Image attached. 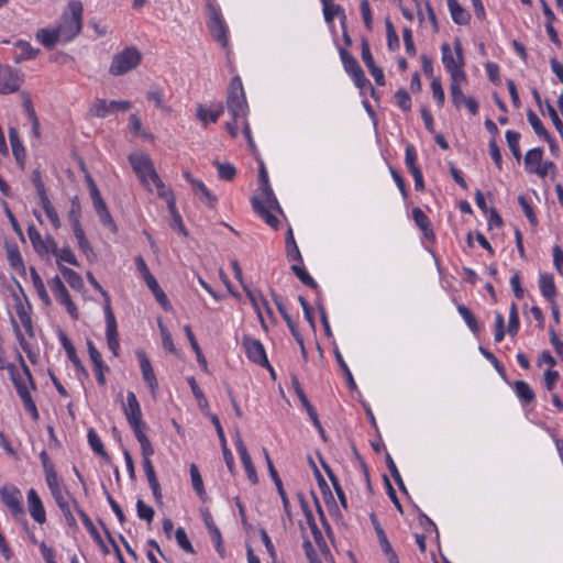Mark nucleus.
<instances>
[{
    "label": "nucleus",
    "mask_w": 563,
    "mask_h": 563,
    "mask_svg": "<svg viewBox=\"0 0 563 563\" xmlns=\"http://www.w3.org/2000/svg\"><path fill=\"white\" fill-rule=\"evenodd\" d=\"M254 211L272 228H277L279 220L272 213L282 212L280 206L271 186L258 187L251 199Z\"/></svg>",
    "instance_id": "f257e3e1"
},
{
    "label": "nucleus",
    "mask_w": 563,
    "mask_h": 563,
    "mask_svg": "<svg viewBox=\"0 0 563 563\" xmlns=\"http://www.w3.org/2000/svg\"><path fill=\"white\" fill-rule=\"evenodd\" d=\"M82 3L78 0H71L68 2L65 9L60 23L57 26L59 35L62 36V43H68L73 41L82 29Z\"/></svg>",
    "instance_id": "f03ea898"
},
{
    "label": "nucleus",
    "mask_w": 563,
    "mask_h": 563,
    "mask_svg": "<svg viewBox=\"0 0 563 563\" xmlns=\"http://www.w3.org/2000/svg\"><path fill=\"white\" fill-rule=\"evenodd\" d=\"M87 279L91 284V286L98 290L103 299H104V316H106V336H107V343L110 349V351L113 353L114 356L119 354L120 350V343H119V334H118V325L117 320L114 317V313L111 308V299L109 294L102 288V286L98 283V280L95 278L92 273H87Z\"/></svg>",
    "instance_id": "7ed1b4c3"
},
{
    "label": "nucleus",
    "mask_w": 563,
    "mask_h": 563,
    "mask_svg": "<svg viewBox=\"0 0 563 563\" xmlns=\"http://www.w3.org/2000/svg\"><path fill=\"white\" fill-rule=\"evenodd\" d=\"M143 54L135 46H128L113 55L109 66V74L112 76L125 75L140 66Z\"/></svg>",
    "instance_id": "20e7f679"
},
{
    "label": "nucleus",
    "mask_w": 563,
    "mask_h": 563,
    "mask_svg": "<svg viewBox=\"0 0 563 563\" xmlns=\"http://www.w3.org/2000/svg\"><path fill=\"white\" fill-rule=\"evenodd\" d=\"M442 53V63L444 68L450 74L451 79L460 78L466 79L465 73L463 70L464 66V56L463 48L460 40L454 42V53L452 52L450 45L448 43H443L441 46Z\"/></svg>",
    "instance_id": "39448f33"
},
{
    "label": "nucleus",
    "mask_w": 563,
    "mask_h": 563,
    "mask_svg": "<svg viewBox=\"0 0 563 563\" xmlns=\"http://www.w3.org/2000/svg\"><path fill=\"white\" fill-rule=\"evenodd\" d=\"M227 108L234 119L245 118L247 114V103L241 78L233 77L227 97Z\"/></svg>",
    "instance_id": "423d86ee"
},
{
    "label": "nucleus",
    "mask_w": 563,
    "mask_h": 563,
    "mask_svg": "<svg viewBox=\"0 0 563 563\" xmlns=\"http://www.w3.org/2000/svg\"><path fill=\"white\" fill-rule=\"evenodd\" d=\"M132 103L128 100H107L97 98L89 107L88 113L96 118H106L117 111H128Z\"/></svg>",
    "instance_id": "0eeeda50"
},
{
    "label": "nucleus",
    "mask_w": 563,
    "mask_h": 563,
    "mask_svg": "<svg viewBox=\"0 0 563 563\" xmlns=\"http://www.w3.org/2000/svg\"><path fill=\"white\" fill-rule=\"evenodd\" d=\"M129 161L133 170L143 184L148 185V179L152 181H158V175L155 172L152 159L148 155L143 153L131 154L129 156Z\"/></svg>",
    "instance_id": "6e6552de"
},
{
    "label": "nucleus",
    "mask_w": 563,
    "mask_h": 563,
    "mask_svg": "<svg viewBox=\"0 0 563 563\" xmlns=\"http://www.w3.org/2000/svg\"><path fill=\"white\" fill-rule=\"evenodd\" d=\"M242 345L245 350L247 358L263 367H266L274 375L273 367L271 366L264 345L260 340L253 339L250 335H243Z\"/></svg>",
    "instance_id": "1a4fd4ad"
},
{
    "label": "nucleus",
    "mask_w": 563,
    "mask_h": 563,
    "mask_svg": "<svg viewBox=\"0 0 563 563\" xmlns=\"http://www.w3.org/2000/svg\"><path fill=\"white\" fill-rule=\"evenodd\" d=\"M208 29L211 36L222 46L228 45L227 26L219 13L212 5L208 4Z\"/></svg>",
    "instance_id": "9d476101"
},
{
    "label": "nucleus",
    "mask_w": 563,
    "mask_h": 563,
    "mask_svg": "<svg viewBox=\"0 0 563 563\" xmlns=\"http://www.w3.org/2000/svg\"><path fill=\"white\" fill-rule=\"evenodd\" d=\"M48 286L52 289L56 300L66 307L67 312L74 319H78V309L76 305L73 302L68 290L66 289L64 283L62 282L59 276L53 277L48 280Z\"/></svg>",
    "instance_id": "9b49d317"
},
{
    "label": "nucleus",
    "mask_w": 563,
    "mask_h": 563,
    "mask_svg": "<svg viewBox=\"0 0 563 563\" xmlns=\"http://www.w3.org/2000/svg\"><path fill=\"white\" fill-rule=\"evenodd\" d=\"M0 496L3 504L8 507L10 512L14 518L24 516V508L22 504V494L19 488L11 487H2L0 489Z\"/></svg>",
    "instance_id": "f8f14e48"
},
{
    "label": "nucleus",
    "mask_w": 563,
    "mask_h": 563,
    "mask_svg": "<svg viewBox=\"0 0 563 563\" xmlns=\"http://www.w3.org/2000/svg\"><path fill=\"white\" fill-rule=\"evenodd\" d=\"M21 82L22 77L16 69L9 66H0V93L18 91Z\"/></svg>",
    "instance_id": "ddd939ff"
},
{
    "label": "nucleus",
    "mask_w": 563,
    "mask_h": 563,
    "mask_svg": "<svg viewBox=\"0 0 563 563\" xmlns=\"http://www.w3.org/2000/svg\"><path fill=\"white\" fill-rule=\"evenodd\" d=\"M369 517H371L372 525L375 529L379 545H380L384 554L386 555L388 562L389 563H399L398 556H397L396 552L394 551V549L391 548V544L388 541L387 536H386L384 529L382 528L378 519L376 518V516L374 514H371Z\"/></svg>",
    "instance_id": "4468645a"
},
{
    "label": "nucleus",
    "mask_w": 563,
    "mask_h": 563,
    "mask_svg": "<svg viewBox=\"0 0 563 563\" xmlns=\"http://www.w3.org/2000/svg\"><path fill=\"white\" fill-rule=\"evenodd\" d=\"M263 453H264V456H265V460H266V463H267V467H268V471H269V474H271V477L273 478L276 487H277V492L282 498V501H283V507H284V510L288 517L289 520H291V512H290V503H289V499L287 497V494L283 487V483H282V479L277 473V471L275 470L274 467V464L269 457V454L267 452L266 449H263Z\"/></svg>",
    "instance_id": "2eb2a0df"
},
{
    "label": "nucleus",
    "mask_w": 563,
    "mask_h": 563,
    "mask_svg": "<svg viewBox=\"0 0 563 563\" xmlns=\"http://www.w3.org/2000/svg\"><path fill=\"white\" fill-rule=\"evenodd\" d=\"M153 454H145V453H142V456H143V468H144V472H145V475H146V478L148 481V484H150V487L153 492V496L155 498V500L157 503H162V490H161V485L158 483V479L156 477V474H155V471H154V466L151 462V456Z\"/></svg>",
    "instance_id": "dca6fc26"
},
{
    "label": "nucleus",
    "mask_w": 563,
    "mask_h": 563,
    "mask_svg": "<svg viewBox=\"0 0 563 563\" xmlns=\"http://www.w3.org/2000/svg\"><path fill=\"white\" fill-rule=\"evenodd\" d=\"M27 506L31 517L40 525L46 521V512L43 503L34 488L27 492Z\"/></svg>",
    "instance_id": "f3484780"
},
{
    "label": "nucleus",
    "mask_w": 563,
    "mask_h": 563,
    "mask_svg": "<svg viewBox=\"0 0 563 563\" xmlns=\"http://www.w3.org/2000/svg\"><path fill=\"white\" fill-rule=\"evenodd\" d=\"M136 355L140 361V367H141L143 379L147 384L151 391L155 393V390L158 387V383H157L155 373L153 371L152 364L144 351H142V350L137 351Z\"/></svg>",
    "instance_id": "a211bd4d"
},
{
    "label": "nucleus",
    "mask_w": 563,
    "mask_h": 563,
    "mask_svg": "<svg viewBox=\"0 0 563 563\" xmlns=\"http://www.w3.org/2000/svg\"><path fill=\"white\" fill-rule=\"evenodd\" d=\"M123 409L129 423L142 421L141 407L133 391L128 393L126 405Z\"/></svg>",
    "instance_id": "6ab92c4d"
},
{
    "label": "nucleus",
    "mask_w": 563,
    "mask_h": 563,
    "mask_svg": "<svg viewBox=\"0 0 563 563\" xmlns=\"http://www.w3.org/2000/svg\"><path fill=\"white\" fill-rule=\"evenodd\" d=\"M60 342H62L63 347L65 349V352H66L69 361L74 364L75 368L78 372H80L85 377H88V372L85 368L80 358L77 356L75 346L73 345V343L69 341V339L64 333H62V335H60Z\"/></svg>",
    "instance_id": "aec40b11"
},
{
    "label": "nucleus",
    "mask_w": 563,
    "mask_h": 563,
    "mask_svg": "<svg viewBox=\"0 0 563 563\" xmlns=\"http://www.w3.org/2000/svg\"><path fill=\"white\" fill-rule=\"evenodd\" d=\"M36 40L46 48H53L57 43H62V36L57 27L55 29H40L36 32Z\"/></svg>",
    "instance_id": "412c9836"
},
{
    "label": "nucleus",
    "mask_w": 563,
    "mask_h": 563,
    "mask_svg": "<svg viewBox=\"0 0 563 563\" xmlns=\"http://www.w3.org/2000/svg\"><path fill=\"white\" fill-rule=\"evenodd\" d=\"M7 260L9 265L20 274H25V265L16 244H7Z\"/></svg>",
    "instance_id": "4be33fe9"
},
{
    "label": "nucleus",
    "mask_w": 563,
    "mask_h": 563,
    "mask_svg": "<svg viewBox=\"0 0 563 563\" xmlns=\"http://www.w3.org/2000/svg\"><path fill=\"white\" fill-rule=\"evenodd\" d=\"M412 219L415 223L419 227V229L423 232V235L429 239H434V233L431 228L430 220L428 216L420 209V208H413L412 209Z\"/></svg>",
    "instance_id": "5701e85b"
},
{
    "label": "nucleus",
    "mask_w": 563,
    "mask_h": 563,
    "mask_svg": "<svg viewBox=\"0 0 563 563\" xmlns=\"http://www.w3.org/2000/svg\"><path fill=\"white\" fill-rule=\"evenodd\" d=\"M92 205H93L97 216L99 217L100 222L103 225L109 227L112 230H115V224L113 222V219H112L102 197L100 196V197L92 199Z\"/></svg>",
    "instance_id": "b1692460"
},
{
    "label": "nucleus",
    "mask_w": 563,
    "mask_h": 563,
    "mask_svg": "<svg viewBox=\"0 0 563 563\" xmlns=\"http://www.w3.org/2000/svg\"><path fill=\"white\" fill-rule=\"evenodd\" d=\"M52 496L57 504L60 511H64L66 509H69L74 507V509L77 511V508H80L77 500L73 497V495L66 490L60 489L57 492L52 493Z\"/></svg>",
    "instance_id": "393cba45"
},
{
    "label": "nucleus",
    "mask_w": 563,
    "mask_h": 563,
    "mask_svg": "<svg viewBox=\"0 0 563 563\" xmlns=\"http://www.w3.org/2000/svg\"><path fill=\"white\" fill-rule=\"evenodd\" d=\"M452 20L460 25H465L471 20V14L459 3L457 0H448Z\"/></svg>",
    "instance_id": "a878e982"
},
{
    "label": "nucleus",
    "mask_w": 563,
    "mask_h": 563,
    "mask_svg": "<svg viewBox=\"0 0 563 563\" xmlns=\"http://www.w3.org/2000/svg\"><path fill=\"white\" fill-rule=\"evenodd\" d=\"M130 426L134 431L135 438L140 442L142 453L154 454V449L151 444V441L144 432L145 424L141 421L130 423Z\"/></svg>",
    "instance_id": "bb28decb"
},
{
    "label": "nucleus",
    "mask_w": 563,
    "mask_h": 563,
    "mask_svg": "<svg viewBox=\"0 0 563 563\" xmlns=\"http://www.w3.org/2000/svg\"><path fill=\"white\" fill-rule=\"evenodd\" d=\"M273 297H274V301L277 306V310L279 311L283 319L287 323V327L289 328L294 339L296 340L297 343H301V334H300L296 323L292 321L291 317L287 312L286 307L284 306V303L278 299V297L275 294H273Z\"/></svg>",
    "instance_id": "cd10ccee"
},
{
    "label": "nucleus",
    "mask_w": 563,
    "mask_h": 563,
    "mask_svg": "<svg viewBox=\"0 0 563 563\" xmlns=\"http://www.w3.org/2000/svg\"><path fill=\"white\" fill-rule=\"evenodd\" d=\"M194 194L199 198V200L212 209L217 205V197L208 189V187L200 180L196 187H192Z\"/></svg>",
    "instance_id": "c85d7f7f"
},
{
    "label": "nucleus",
    "mask_w": 563,
    "mask_h": 563,
    "mask_svg": "<svg viewBox=\"0 0 563 563\" xmlns=\"http://www.w3.org/2000/svg\"><path fill=\"white\" fill-rule=\"evenodd\" d=\"M14 45L20 49V53H15L12 57L15 63H21L25 59L34 58L40 52V49L33 48L31 44L25 41H18Z\"/></svg>",
    "instance_id": "c756f323"
},
{
    "label": "nucleus",
    "mask_w": 563,
    "mask_h": 563,
    "mask_svg": "<svg viewBox=\"0 0 563 563\" xmlns=\"http://www.w3.org/2000/svg\"><path fill=\"white\" fill-rule=\"evenodd\" d=\"M29 239L32 243L34 251L40 255L44 256L48 254V246L44 245V239H42L41 233L37 231L34 224L29 225L27 228Z\"/></svg>",
    "instance_id": "7c9ffc66"
},
{
    "label": "nucleus",
    "mask_w": 563,
    "mask_h": 563,
    "mask_svg": "<svg viewBox=\"0 0 563 563\" xmlns=\"http://www.w3.org/2000/svg\"><path fill=\"white\" fill-rule=\"evenodd\" d=\"M30 274L33 282V286L36 289V292L43 303L48 307L52 303V300L46 291L45 285L38 275L37 271L34 267H30Z\"/></svg>",
    "instance_id": "2f4dec72"
},
{
    "label": "nucleus",
    "mask_w": 563,
    "mask_h": 563,
    "mask_svg": "<svg viewBox=\"0 0 563 563\" xmlns=\"http://www.w3.org/2000/svg\"><path fill=\"white\" fill-rule=\"evenodd\" d=\"M77 514L79 515L84 526L87 528L92 539L103 549L104 553H108V549L104 545L100 533L98 532L89 516L81 508H77Z\"/></svg>",
    "instance_id": "473e14b6"
},
{
    "label": "nucleus",
    "mask_w": 563,
    "mask_h": 563,
    "mask_svg": "<svg viewBox=\"0 0 563 563\" xmlns=\"http://www.w3.org/2000/svg\"><path fill=\"white\" fill-rule=\"evenodd\" d=\"M539 286L543 297L553 302L556 295L553 276L549 274H541Z\"/></svg>",
    "instance_id": "72a5a7b5"
},
{
    "label": "nucleus",
    "mask_w": 563,
    "mask_h": 563,
    "mask_svg": "<svg viewBox=\"0 0 563 563\" xmlns=\"http://www.w3.org/2000/svg\"><path fill=\"white\" fill-rule=\"evenodd\" d=\"M59 272L73 289L81 290L84 288V280L77 272L64 265H59Z\"/></svg>",
    "instance_id": "f704fd0d"
},
{
    "label": "nucleus",
    "mask_w": 563,
    "mask_h": 563,
    "mask_svg": "<svg viewBox=\"0 0 563 563\" xmlns=\"http://www.w3.org/2000/svg\"><path fill=\"white\" fill-rule=\"evenodd\" d=\"M466 79H460L455 78L451 79L450 85V91H451V98L452 102L456 108H460L464 101H466L470 97L465 96L461 89V84L464 82Z\"/></svg>",
    "instance_id": "c9c22d12"
},
{
    "label": "nucleus",
    "mask_w": 563,
    "mask_h": 563,
    "mask_svg": "<svg viewBox=\"0 0 563 563\" xmlns=\"http://www.w3.org/2000/svg\"><path fill=\"white\" fill-rule=\"evenodd\" d=\"M543 157V150L541 147H536L526 153L525 156V165L526 169L532 174L533 169H536L537 166H540Z\"/></svg>",
    "instance_id": "e433bc0d"
},
{
    "label": "nucleus",
    "mask_w": 563,
    "mask_h": 563,
    "mask_svg": "<svg viewBox=\"0 0 563 563\" xmlns=\"http://www.w3.org/2000/svg\"><path fill=\"white\" fill-rule=\"evenodd\" d=\"M9 139L12 147V153L19 163L25 158V150L19 139L18 131L14 128L9 130Z\"/></svg>",
    "instance_id": "4c0bfd02"
},
{
    "label": "nucleus",
    "mask_w": 563,
    "mask_h": 563,
    "mask_svg": "<svg viewBox=\"0 0 563 563\" xmlns=\"http://www.w3.org/2000/svg\"><path fill=\"white\" fill-rule=\"evenodd\" d=\"M223 113V107L219 106V108L214 111H210L206 109L203 106L199 104L197 107V118L205 124L210 121L212 123H216L220 115Z\"/></svg>",
    "instance_id": "58836bf2"
},
{
    "label": "nucleus",
    "mask_w": 563,
    "mask_h": 563,
    "mask_svg": "<svg viewBox=\"0 0 563 563\" xmlns=\"http://www.w3.org/2000/svg\"><path fill=\"white\" fill-rule=\"evenodd\" d=\"M514 387H515L516 395L518 396V398L521 401L529 404L534 400L536 395H534L532 388L526 382L517 380V382H515Z\"/></svg>",
    "instance_id": "ea45409f"
},
{
    "label": "nucleus",
    "mask_w": 563,
    "mask_h": 563,
    "mask_svg": "<svg viewBox=\"0 0 563 563\" xmlns=\"http://www.w3.org/2000/svg\"><path fill=\"white\" fill-rule=\"evenodd\" d=\"M184 331L189 340V343L192 347V350L195 351L196 353V356H197V361L198 363L200 364V366L203 368V369H207V361H206V357L203 356L202 354V351L196 340V336L190 328V325L186 324L184 327Z\"/></svg>",
    "instance_id": "a19ab883"
},
{
    "label": "nucleus",
    "mask_w": 563,
    "mask_h": 563,
    "mask_svg": "<svg viewBox=\"0 0 563 563\" xmlns=\"http://www.w3.org/2000/svg\"><path fill=\"white\" fill-rule=\"evenodd\" d=\"M168 210L173 218V221L170 223L172 228L178 229L184 235H187V231L183 223L181 217L176 209V201L174 196H169L168 198Z\"/></svg>",
    "instance_id": "79ce46f5"
},
{
    "label": "nucleus",
    "mask_w": 563,
    "mask_h": 563,
    "mask_svg": "<svg viewBox=\"0 0 563 563\" xmlns=\"http://www.w3.org/2000/svg\"><path fill=\"white\" fill-rule=\"evenodd\" d=\"M506 141L509 146V150L517 162L521 159V151L519 146L520 134L516 131L508 130L506 132Z\"/></svg>",
    "instance_id": "37998d69"
},
{
    "label": "nucleus",
    "mask_w": 563,
    "mask_h": 563,
    "mask_svg": "<svg viewBox=\"0 0 563 563\" xmlns=\"http://www.w3.org/2000/svg\"><path fill=\"white\" fill-rule=\"evenodd\" d=\"M527 119H528V122L530 123V125L532 126L534 133L540 136L541 139H548L549 137V132L547 131V129L543 126V123L541 122V120L539 119V117L534 113L533 110L529 109L527 111Z\"/></svg>",
    "instance_id": "c03bdc74"
},
{
    "label": "nucleus",
    "mask_w": 563,
    "mask_h": 563,
    "mask_svg": "<svg viewBox=\"0 0 563 563\" xmlns=\"http://www.w3.org/2000/svg\"><path fill=\"white\" fill-rule=\"evenodd\" d=\"M213 165L218 170V176L222 180L231 181L234 179L236 175V169L232 164L221 163L219 161H214Z\"/></svg>",
    "instance_id": "a18cd8bd"
},
{
    "label": "nucleus",
    "mask_w": 563,
    "mask_h": 563,
    "mask_svg": "<svg viewBox=\"0 0 563 563\" xmlns=\"http://www.w3.org/2000/svg\"><path fill=\"white\" fill-rule=\"evenodd\" d=\"M457 311L461 314V317L466 322L467 327L471 329V331L475 334L479 332V324L475 318V316L472 313V311L465 307L464 305L457 306Z\"/></svg>",
    "instance_id": "49530a36"
},
{
    "label": "nucleus",
    "mask_w": 563,
    "mask_h": 563,
    "mask_svg": "<svg viewBox=\"0 0 563 563\" xmlns=\"http://www.w3.org/2000/svg\"><path fill=\"white\" fill-rule=\"evenodd\" d=\"M287 257L290 261H301V254L295 241L292 230L289 229L286 236Z\"/></svg>",
    "instance_id": "de8ad7c7"
},
{
    "label": "nucleus",
    "mask_w": 563,
    "mask_h": 563,
    "mask_svg": "<svg viewBox=\"0 0 563 563\" xmlns=\"http://www.w3.org/2000/svg\"><path fill=\"white\" fill-rule=\"evenodd\" d=\"M246 295H247L250 301L252 302L253 308L256 310V312H260L261 307H264L265 310L267 311V313H269V314L273 313V311L268 305V301L261 292L255 294L252 290L247 289Z\"/></svg>",
    "instance_id": "09e8293b"
},
{
    "label": "nucleus",
    "mask_w": 563,
    "mask_h": 563,
    "mask_svg": "<svg viewBox=\"0 0 563 563\" xmlns=\"http://www.w3.org/2000/svg\"><path fill=\"white\" fill-rule=\"evenodd\" d=\"M189 471H190V477H191V483H192L194 489L196 490L198 496L205 500L206 492H205L202 478H201V475L199 473L197 465L191 464Z\"/></svg>",
    "instance_id": "8fccbe9b"
},
{
    "label": "nucleus",
    "mask_w": 563,
    "mask_h": 563,
    "mask_svg": "<svg viewBox=\"0 0 563 563\" xmlns=\"http://www.w3.org/2000/svg\"><path fill=\"white\" fill-rule=\"evenodd\" d=\"M40 205L42 206L46 217L51 221L52 225L55 229H58L60 227V220L59 217L53 207L51 200L48 198H45L44 200L40 201Z\"/></svg>",
    "instance_id": "3c124183"
},
{
    "label": "nucleus",
    "mask_w": 563,
    "mask_h": 563,
    "mask_svg": "<svg viewBox=\"0 0 563 563\" xmlns=\"http://www.w3.org/2000/svg\"><path fill=\"white\" fill-rule=\"evenodd\" d=\"M325 472H327V475L329 476V479L334 488V492L339 498L341 506L344 509H347V500H346L344 490L339 483V479L335 477V475L332 473V471L330 468L325 467Z\"/></svg>",
    "instance_id": "603ef678"
},
{
    "label": "nucleus",
    "mask_w": 563,
    "mask_h": 563,
    "mask_svg": "<svg viewBox=\"0 0 563 563\" xmlns=\"http://www.w3.org/2000/svg\"><path fill=\"white\" fill-rule=\"evenodd\" d=\"M15 308H16L18 317H19L23 328L25 329V331L27 332V334L30 336H33L34 333H33L31 316L25 310V308L22 303H18Z\"/></svg>",
    "instance_id": "864d4df0"
},
{
    "label": "nucleus",
    "mask_w": 563,
    "mask_h": 563,
    "mask_svg": "<svg viewBox=\"0 0 563 563\" xmlns=\"http://www.w3.org/2000/svg\"><path fill=\"white\" fill-rule=\"evenodd\" d=\"M341 59L344 66V69L351 75L354 71L357 70V68H361L357 60L354 56H352L347 51L341 49L340 51Z\"/></svg>",
    "instance_id": "5fc2aeb1"
},
{
    "label": "nucleus",
    "mask_w": 563,
    "mask_h": 563,
    "mask_svg": "<svg viewBox=\"0 0 563 563\" xmlns=\"http://www.w3.org/2000/svg\"><path fill=\"white\" fill-rule=\"evenodd\" d=\"M57 258V265L59 266V261H64L70 265H74V266H79V263L75 256V254L73 253V251L66 246V247H63V249H58V252L54 254Z\"/></svg>",
    "instance_id": "6e6d98bb"
},
{
    "label": "nucleus",
    "mask_w": 563,
    "mask_h": 563,
    "mask_svg": "<svg viewBox=\"0 0 563 563\" xmlns=\"http://www.w3.org/2000/svg\"><path fill=\"white\" fill-rule=\"evenodd\" d=\"M518 330H519V316H518L517 305L515 302H512L510 306V311H509L508 333L511 336H515V335H517Z\"/></svg>",
    "instance_id": "4d7b16f0"
},
{
    "label": "nucleus",
    "mask_w": 563,
    "mask_h": 563,
    "mask_svg": "<svg viewBox=\"0 0 563 563\" xmlns=\"http://www.w3.org/2000/svg\"><path fill=\"white\" fill-rule=\"evenodd\" d=\"M291 271L295 273V275L300 279V282L310 287V288H316L317 287V283L314 282V279L308 274V272L301 267V266H298V265H292L291 266Z\"/></svg>",
    "instance_id": "13d9d810"
},
{
    "label": "nucleus",
    "mask_w": 563,
    "mask_h": 563,
    "mask_svg": "<svg viewBox=\"0 0 563 563\" xmlns=\"http://www.w3.org/2000/svg\"><path fill=\"white\" fill-rule=\"evenodd\" d=\"M235 445H236V451H238V453L240 455V459H241V462H242L244 468L247 467V466L253 465V462H252L251 456H250V454L247 452V449H246V446H245L244 442L242 441V439H241L239 433H236Z\"/></svg>",
    "instance_id": "bf43d9fd"
},
{
    "label": "nucleus",
    "mask_w": 563,
    "mask_h": 563,
    "mask_svg": "<svg viewBox=\"0 0 563 563\" xmlns=\"http://www.w3.org/2000/svg\"><path fill=\"white\" fill-rule=\"evenodd\" d=\"M235 445H236V451H238V453L240 455V459H241V462H242L244 468L247 467V466L253 465V462H252L251 456H250V454L247 452V449H246V446H245L244 442L242 441V439H241L239 433H236Z\"/></svg>",
    "instance_id": "052dcab7"
},
{
    "label": "nucleus",
    "mask_w": 563,
    "mask_h": 563,
    "mask_svg": "<svg viewBox=\"0 0 563 563\" xmlns=\"http://www.w3.org/2000/svg\"><path fill=\"white\" fill-rule=\"evenodd\" d=\"M235 445H236V451H238V453L240 455V459H241V462H242L244 468L247 467V466L253 465V462H252L251 456H250V454L247 452V449H246V446H245L244 442L242 441V439H241L239 433H236Z\"/></svg>",
    "instance_id": "680f3d73"
},
{
    "label": "nucleus",
    "mask_w": 563,
    "mask_h": 563,
    "mask_svg": "<svg viewBox=\"0 0 563 563\" xmlns=\"http://www.w3.org/2000/svg\"><path fill=\"white\" fill-rule=\"evenodd\" d=\"M235 445H236V451H238V453L240 455V459H241V462H242L244 468L247 467V466L253 465V462H252L251 456H250V454L247 452V449H246V446H245L244 442L242 441V439H241L239 433H236Z\"/></svg>",
    "instance_id": "e2e57ef3"
},
{
    "label": "nucleus",
    "mask_w": 563,
    "mask_h": 563,
    "mask_svg": "<svg viewBox=\"0 0 563 563\" xmlns=\"http://www.w3.org/2000/svg\"><path fill=\"white\" fill-rule=\"evenodd\" d=\"M73 230H74L75 238L77 239L79 249L86 255H88L89 253H92L91 245H90L89 241L86 239L82 227L74 228Z\"/></svg>",
    "instance_id": "0e129e2a"
},
{
    "label": "nucleus",
    "mask_w": 563,
    "mask_h": 563,
    "mask_svg": "<svg viewBox=\"0 0 563 563\" xmlns=\"http://www.w3.org/2000/svg\"><path fill=\"white\" fill-rule=\"evenodd\" d=\"M136 268L139 273L142 275L144 282L146 285L154 284V280L156 279L150 272L144 258L142 256H137L135 258Z\"/></svg>",
    "instance_id": "69168bd1"
},
{
    "label": "nucleus",
    "mask_w": 563,
    "mask_h": 563,
    "mask_svg": "<svg viewBox=\"0 0 563 563\" xmlns=\"http://www.w3.org/2000/svg\"><path fill=\"white\" fill-rule=\"evenodd\" d=\"M88 442L91 446V449L99 455L101 456H104L107 455L104 449H103V444L99 438V435L96 433V431L93 429H90L88 431Z\"/></svg>",
    "instance_id": "338daca9"
},
{
    "label": "nucleus",
    "mask_w": 563,
    "mask_h": 563,
    "mask_svg": "<svg viewBox=\"0 0 563 563\" xmlns=\"http://www.w3.org/2000/svg\"><path fill=\"white\" fill-rule=\"evenodd\" d=\"M176 541L178 545L188 553H194V548L187 537V533L184 528L179 527L175 532Z\"/></svg>",
    "instance_id": "774afa93"
}]
</instances>
